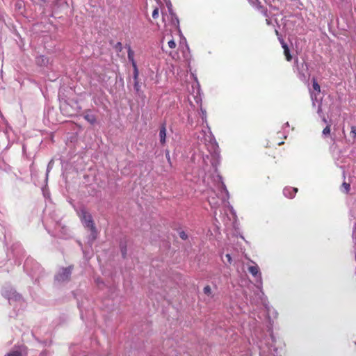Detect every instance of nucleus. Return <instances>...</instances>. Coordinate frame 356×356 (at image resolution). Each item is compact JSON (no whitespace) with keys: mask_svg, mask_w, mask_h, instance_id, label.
Segmentation results:
<instances>
[{"mask_svg":"<svg viewBox=\"0 0 356 356\" xmlns=\"http://www.w3.org/2000/svg\"><path fill=\"white\" fill-rule=\"evenodd\" d=\"M77 215L86 227L88 228L92 233H96V227L92 217L84 207L79 209Z\"/></svg>","mask_w":356,"mask_h":356,"instance_id":"1","label":"nucleus"},{"mask_svg":"<svg viewBox=\"0 0 356 356\" xmlns=\"http://www.w3.org/2000/svg\"><path fill=\"white\" fill-rule=\"evenodd\" d=\"M72 273V268L67 267L63 268L61 272L56 275V280L58 281H65L69 280Z\"/></svg>","mask_w":356,"mask_h":356,"instance_id":"2","label":"nucleus"},{"mask_svg":"<svg viewBox=\"0 0 356 356\" xmlns=\"http://www.w3.org/2000/svg\"><path fill=\"white\" fill-rule=\"evenodd\" d=\"M250 3L257 10L261 12L264 16H267V9L261 5L259 0H248Z\"/></svg>","mask_w":356,"mask_h":356,"instance_id":"3","label":"nucleus"},{"mask_svg":"<svg viewBox=\"0 0 356 356\" xmlns=\"http://www.w3.org/2000/svg\"><path fill=\"white\" fill-rule=\"evenodd\" d=\"M297 188H293V187H286L283 190V193L284 196H286L288 198H293L294 197L296 193L298 192Z\"/></svg>","mask_w":356,"mask_h":356,"instance_id":"4","label":"nucleus"},{"mask_svg":"<svg viewBox=\"0 0 356 356\" xmlns=\"http://www.w3.org/2000/svg\"><path fill=\"white\" fill-rule=\"evenodd\" d=\"M280 42L282 48L284 49V54L287 61H291L292 60V56L291 55L289 48L286 43L284 41V40H280Z\"/></svg>","mask_w":356,"mask_h":356,"instance_id":"5","label":"nucleus"},{"mask_svg":"<svg viewBox=\"0 0 356 356\" xmlns=\"http://www.w3.org/2000/svg\"><path fill=\"white\" fill-rule=\"evenodd\" d=\"M89 111H86L83 115L84 119L88 121L90 124H94L97 121V118L93 114L88 113Z\"/></svg>","mask_w":356,"mask_h":356,"instance_id":"6","label":"nucleus"},{"mask_svg":"<svg viewBox=\"0 0 356 356\" xmlns=\"http://www.w3.org/2000/svg\"><path fill=\"white\" fill-rule=\"evenodd\" d=\"M312 87H313L314 90H315L316 92L317 95H318L321 92L320 85L318 83V82L316 81V79L315 78L312 79ZM314 95L315 96V97H316V94H314L313 92H311L312 98H313Z\"/></svg>","mask_w":356,"mask_h":356,"instance_id":"7","label":"nucleus"},{"mask_svg":"<svg viewBox=\"0 0 356 356\" xmlns=\"http://www.w3.org/2000/svg\"><path fill=\"white\" fill-rule=\"evenodd\" d=\"M159 138L161 143L163 145L165 143L166 138V128L165 125H162V127L160 128Z\"/></svg>","mask_w":356,"mask_h":356,"instance_id":"8","label":"nucleus"},{"mask_svg":"<svg viewBox=\"0 0 356 356\" xmlns=\"http://www.w3.org/2000/svg\"><path fill=\"white\" fill-rule=\"evenodd\" d=\"M248 272L254 277L260 276L259 268L257 265L250 266L248 267Z\"/></svg>","mask_w":356,"mask_h":356,"instance_id":"9","label":"nucleus"},{"mask_svg":"<svg viewBox=\"0 0 356 356\" xmlns=\"http://www.w3.org/2000/svg\"><path fill=\"white\" fill-rule=\"evenodd\" d=\"M128 59L131 63L132 66H134V64H136L135 60H134V51L131 49V47H128Z\"/></svg>","mask_w":356,"mask_h":356,"instance_id":"10","label":"nucleus"},{"mask_svg":"<svg viewBox=\"0 0 356 356\" xmlns=\"http://www.w3.org/2000/svg\"><path fill=\"white\" fill-rule=\"evenodd\" d=\"M341 188H343V192L346 194H348L350 190V184L346 182V181H343L342 185H341Z\"/></svg>","mask_w":356,"mask_h":356,"instance_id":"11","label":"nucleus"},{"mask_svg":"<svg viewBox=\"0 0 356 356\" xmlns=\"http://www.w3.org/2000/svg\"><path fill=\"white\" fill-rule=\"evenodd\" d=\"M5 356H22V354L19 350H11L5 355Z\"/></svg>","mask_w":356,"mask_h":356,"instance_id":"12","label":"nucleus"},{"mask_svg":"<svg viewBox=\"0 0 356 356\" xmlns=\"http://www.w3.org/2000/svg\"><path fill=\"white\" fill-rule=\"evenodd\" d=\"M134 68V81L138 80V70L136 64H134V66H132Z\"/></svg>","mask_w":356,"mask_h":356,"instance_id":"13","label":"nucleus"},{"mask_svg":"<svg viewBox=\"0 0 356 356\" xmlns=\"http://www.w3.org/2000/svg\"><path fill=\"white\" fill-rule=\"evenodd\" d=\"M350 136L355 140L356 138V127L355 126L351 127V130L350 132Z\"/></svg>","mask_w":356,"mask_h":356,"instance_id":"14","label":"nucleus"},{"mask_svg":"<svg viewBox=\"0 0 356 356\" xmlns=\"http://www.w3.org/2000/svg\"><path fill=\"white\" fill-rule=\"evenodd\" d=\"M203 291L204 293L207 296H210L211 294V288L209 285L204 286Z\"/></svg>","mask_w":356,"mask_h":356,"instance_id":"15","label":"nucleus"},{"mask_svg":"<svg viewBox=\"0 0 356 356\" xmlns=\"http://www.w3.org/2000/svg\"><path fill=\"white\" fill-rule=\"evenodd\" d=\"M159 16V8H155L152 12V17L154 19H157Z\"/></svg>","mask_w":356,"mask_h":356,"instance_id":"16","label":"nucleus"},{"mask_svg":"<svg viewBox=\"0 0 356 356\" xmlns=\"http://www.w3.org/2000/svg\"><path fill=\"white\" fill-rule=\"evenodd\" d=\"M330 125H327L323 130V135H328L330 134Z\"/></svg>","mask_w":356,"mask_h":356,"instance_id":"17","label":"nucleus"},{"mask_svg":"<svg viewBox=\"0 0 356 356\" xmlns=\"http://www.w3.org/2000/svg\"><path fill=\"white\" fill-rule=\"evenodd\" d=\"M168 44L170 49H175L177 46L174 40H170L168 41Z\"/></svg>","mask_w":356,"mask_h":356,"instance_id":"18","label":"nucleus"},{"mask_svg":"<svg viewBox=\"0 0 356 356\" xmlns=\"http://www.w3.org/2000/svg\"><path fill=\"white\" fill-rule=\"evenodd\" d=\"M179 237L183 240H186L188 238V235L184 231L179 232Z\"/></svg>","mask_w":356,"mask_h":356,"instance_id":"19","label":"nucleus"},{"mask_svg":"<svg viewBox=\"0 0 356 356\" xmlns=\"http://www.w3.org/2000/svg\"><path fill=\"white\" fill-rule=\"evenodd\" d=\"M140 86L139 85L138 80L134 81V88L138 92L140 90Z\"/></svg>","mask_w":356,"mask_h":356,"instance_id":"20","label":"nucleus"},{"mask_svg":"<svg viewBox=\"0 0 356 356\" xmlns=\"http://www.w3.org/2000/svg\"><path fill=\"white\" fill-rule=\"evenodd\" d=\"M121 252H122L123 257H125L126 254H127V248H126V247H122L121 248Z\"/></svg>","mask_w":356,"mask_h":356,"instance_id":"21","label":"nucleus"},{"mask_svg":"<svg viewBox=\"0 0 356 356\" xmlns=\"http://www.w3.org/2000/svg\"><path fill=\"white\" fill-rule=\"evenodd\" d=\"M225 257L227 258L228 263H229V264H231V263H232V257H231V255H230L229 254H227L225 255Z\"/></svg>","mask_w":356,"mask_h":356,"instance_id":"22","label":"nucleus"},{"mask_svg":"<svg viewBox=\"0 0 356 356\" xmlns=\"http://www.w3.org/2000/svg\"><path fill=\"white\" fill-rule=\"evenodd\" d=\"M166 158H167L168 161L169 162H170V156L169 152H167V153H166Z\"/></svg>","mask_w":356,"mask_h":356,"instance_id":"23","label":"nucleus"},{"mask_svg":"<svg viewBox=\"0 0 356 356\" xmlns=\"http://www.w3.org/2000/svg\"><path fill=\"white\" fill-rule=\"evenodd\" d=\"M162 19H163V22H165V15L163 13H162Z\"/></svg>","mask_w":356,"mask_h":356,"instance_id":"24","label":"nucleus"},{"mask_svg":"<svg viewBox=\"0 0 356 356\" xmlns=\"http://www.w3.org/2000/svg\"><path fill=\"white\" fill-rule=\"evenodd\" d=\"M121 45H122L121 42H118L117 46H118V47H120Z\"/></svg>","mask_w":356,"mask_h":356,"instance_id":"25","label":"nucleus"},{"mask_svg":"<svg viewBox=\"0 0 356 356\" xmlns=\"http://www.w3.org/2000/svg\"><path fill=\"white\" fill-rule=\"evenodd\" d=\"M121 45H122L121 42H118L117 46H118V47H120Z\"/></svg>","mask_w":356,"mask_h":356,"instance_id":"26","label":"nucleus"},{"mask_svg":"<svg viewBox=\"0 0 356 356\" xmlns=\"http://www.w3.org/2000/svg\"><path fill=\"white\" fill-rule=\"evenodd\" d=\"M323 120L324 122H325V123L327 122V120L325 118H323Z\"/></svg>","mask_w":356,"mask_h":356,"instance_id":"27","label":"nucleus"},{"mask_svg":"<svg viewBox=\"0 0 356 356\" xmlns=\"http://www.w3.org/2000/svg\"><path fill=\"white\" fill-rule=\"evenodd\" d=\"M284 143L283 142H281V143H279L278 145H281V144H283Z\"/></svg>","mask_w":356,"mask_h":356,"instance_id":"28","label":"nucleus"},{"mask_svg":"<svg viewBox=\"0 0 356 356\" xmlns=\"http://www.w3.org/2000/svg\"><path fill=\"white\" fill-rule=\"evenodd\" d=\"M177 24H179V19H176Z\"/></svg>","mask_w":356,"mask_h":356,"instance_id":"29","label":"nucleus"}]
</instances>
